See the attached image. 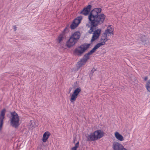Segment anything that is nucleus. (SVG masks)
Returning <instances> with one entry per match:
<instances>
[{
    "label": "nucleus",
    "mask_w": 150,
    "mask_h": 150,
    "mask_svg": "<svg viewBox=\"0 0 150 150\" xmlns=\"http://www.w3.org/2000/svg\"><path fill=\"white\" fill-rule=\"evenodd\" d=\"M50 133L48 131L46 132L43 135L42 140L43 142H45L50 135Z\"/></svg>",
    "instance_id": "obj_16"
},
{
    "label": "nucleus",
    "mask_w": 150,
    "mask_h": 150,
    "mask_svg": "<svg viewBox=\"0 0 150 150\" xmlns=\"http://www.w3.org/2000/svg\"><path fill=\"white\" fill-rule=\"evenodd\" d=\"M97 140L99 139L105 135V132L101 129L97 130L94 132Z\"/></svg>",
    "instance_id": "obj_7"
},
{
    "label": "nucleus",
    "mask_w": 150,
    "mask_h": 150,
    "mask_svg": "<svg viewBox=\"0 0 150 150\" xmlns=\"http://www.w3.org/2000/svg\"><path fill=\"white\" fill-rule=\"evenodd\" d=\"M113 29L110 25H109L107 27V29L105 30L104 33L107 35L108 36L113 35Z\"/></svg>",
    "instance_id": "obj_14"
},
{
    "label": "nucleus",
    "mask_w": 150,
    "mask_h": 150,
    "mask_svg": "<svg viewBox=\"0 0 150 150\" xmlns=\"http://www.w3.org/2000/svg\"><path fill=\"white\" fill-rule=\"evenodd\" d=\"M79 142H78L75 144V146L74 147H72L71 148V150H77V149L79 147Z\"/></svg>",
    "instance_id": "obj_20"
},
{
    "label": "nucleus",
    "mask_w": 150,
    "mask_h": 150,
    "mask_svg": "<svg viewBox=\"0 0 150 150\" xmlns=\"http://www.w3.org/2000/svg\"><path fill=\"white\" fill-rule=\"evenodd\" d=\"M82 19V17L81 16L78 17L74 19L71 25V28L72 29L76 28L78 26Z\"/></svg>",
    "instance_id": "obj_6"
},
{
    "label": "nucleus",
    "mask_w": 150,
    "mask_h": 150,
    "mask_svg": "<svg viewBox=\"0 0 150 150\" xmlns=\"http://www.w3.org/2000/svg\"><path fill=\"white\" fill-rule=\"evenodd\" d=\"M13 29L14 31H16V25L13 26Z\"/></svg>",
    "instance_id": "obj_22"
},
{
    "label": "nucleus",
    "mask_w": 150,
    "mask_h": 150,
    "mask_svg": "<svg viewBox=\"0 0 150 150\" xmlns=\"http://www.w3.org/2000/svg\"><path fill=\"white\" fill-rule=\"evenodd\" d=\"M86 62L82 58L76 64L78 69H79L83 65H84Z\"/></svg>",
    "instance_id": "obj_18"
},
{
    "label": "nucleus",
    "mask_w": 150,
    "mask_h": 150,
    "mask_svg": "<svg viewBox=\"0 0 150 150\" xmlns=\"http://www.w3.org/2000/svg\"><path fill=\"white\" fill-rule=\"evenodd\" d=\"M114 135L117 140L120 141H122L124 140V139L123 137L118 132H115L114 133Z\"/></svg>",
    "instance_id": "obj_15"
},
{
    "label": "nucleus",
    "mask_w": 150,
    "mask_h": 150,
    "mask_svg": "<svg viewBox=\"0 0 150 150\" xmlns=\"http://www.w3.org/2000/svg\"><path fill=\"white\" fill-rule=\"evenodd\" d=\"M102 9L100 8H95L90 12L88 16V18L91 27L88 31V33L91 34L93 32V36L91 40V42L98 39L101 33V30L97 29L93 31L94 27L100 25L104 22L105 16L103 14L100 13Z\"/></svg>",
    "instance_id": "obj_1"
},
{
    "label": "nucleus",
    "mask_w": 150,
    "mask_h": 150,
    "mask_svg": "<svg viewBox=\"0 0 150 150\" xmlns=\"http://www.w3.org/2000/svg\"><path fill=\"white\" fill-rule=\"evenodd\" d=\"M142 37L145 39L146 38L145 36L144 35H142Z\"/></svg>",
    "instance_id": "obj_24"
},
{
    "label": "nucleus",
    "mask_w": 150,
    "mask_h": 150,
    "mask_svg": "<svg viewBox=\"0 0 150 150\" xmlns=\"http://www.w3.org/2000/svg\"><path fill=\"white\" fill-rule=\"evenodd\" d=\"M64 39V35L63 34L59 35L56 39V41L58 43L62 44V42Z\"/></svg>",
    "instance_id": "obj_17"
},
{
    "label": "nucleus",
    "mask_w": 150,
    "mask_h": 150,
    "mask_svg": "<svg viewBox=\"0 0 150 150\" xmlns=\"http://www.w3.org/2000/svg\"><path fill=\"white\" fill-rule=\"evenodd\" d=\"M69 31V29L67 27H66L64 29L63 31L62 32V34H63L64 35L66 33H68Z\"/></svg>",
    "instance_id": "obj_21"
},
{
    "label": "nucleus",
    "mask_w": 150,
    "mask_h": 150,
    "mask_svg": "<svg viewBox=\"0 0 150 150\" xmlns=\"http://www.w3.org/2000/svg\"><path fill=\"white\" fill-rule=\"evenodd\" d=\"M91 8V6L89 5L84 8L81 11L80 13L85 16H87L89 13Z\"/></svg>",
    "instance_id": "obj_11"
},
{
    "label": "nucleus",
    "mask_w": 150,
    "mask_h": 150,
    "mask_svg": "<svg viewBox=\"0 0 150 150\" xmlns=\"http://www.w3.org/2000/svg\"><path fill=\"white\" fill-rule=\"evenodd\" d=\"M86 137L87 140L88 141H92L97 140L94 132L88 134Z\"/></svg>",
    "instance_id": "obj_13"
},
{
    "label": "nucleus",
    "mask_w": 150,
    "mask_h": 150,
    "mask_svg": "<svg viewBox=\"0 0 150 150\" xmlns=\"http://www.w3.org/2000/svg\"><path fill=\"white\" fill-rule=\"evenodd\" d=\"M148 79V77H145L144 78V80L145 81H146Z\"/></svg>",
    "instance_id": "obj_23"
},
{
    "label": "nucleus",
    "mask_w": 150,
    "mask_h": 150,
    "mask_svg": "<svg viewBox=\"0 0 150 150\" xmlns=\"http://www.w3.org/2000/svg\"><path fill=\"white\" fill-rule=\"evenodd\" d=\"M81 36V33L79 31H76L71 35V37L74 40L77 42Z\"/></svg>",
    "instance_id": "obj_12"
},
{
    "label": "nucleus",
    "mask_w": 150,
    "mask_h": 150,
    "mask_svg": "<svg viewBox=\"0 0 150 150\" xmlns=\"http://www.w3.org/2000/svg\"><path fill=\"white\" fill-rule=\"evenodd\" d=\"M107 36H108L107 35L103 33L101 38L100 40L101 42L97 44L94 47L97 49L101 46L104 45L105 44L106 42L108 40Z\"/></svg>",
    "instance_id": "obj_5"
},
{
    "label": "nucleus",
    "mask_w": 150,
    "mask_h": 150,
    "mask_svg": "<svg viewBox=\"0 0 150 150\" xmlns=\"http://www.w3.org/2000/svg\"><path fill=\"white\" fill-rule=\"evenodd\" d=\"M96 49L94 47L92 50L90 51L88 53L86 54L82 58L84 59L85 61L87 62L90 58V56L92 55L96 50Z\"/></svg>",
    "instance_id": "obj_8"
},
{
    "label": "nucleus",
    "mask_w": 150,
    "mask_h": 150,
    "mask_svg": "<svg viewBox=\"0 0 150 150\" xmlns=\"http://www.w3.org/2000/svg\"><path fill=\"white\" fill-rule=\"evenodd\" d=\"M146 41V40L145 39H144V40H142V42H145V41Z\"/></svg>",
    "instance_id": "obj_25"
},
{
    "label": "nucleus",
    "mask_w": 150,
    "mask_h": 150,
    "mask_svg": "<svg viewBox=\"0 0 150 150\" xmlns=\"http://www.w3.org/2000/svg\"><path fill=\"white\" fill-rule=\"evenodd\" d=\"M81 91V90L80 88H77L74 90L72 94H71L69 100L71 103H74Z\"/></svg>",
    "instance_id": "obj_4"
},
{
    "label": "nucleus",
    "mask_w": 150,
    "mask_h": 150,
    "mask_svg": "<svg viewBox=\"0 0 150 150\" xmlns=\"http://www.w3.org/2000/svg\"><path fill=\"white\" fill-rule=\"evenodd\" d=\"M6 110L5 109L2 110L1 112L0 115V131H1L3 124V120L6 112Z\"/></svg>",
    "instance_id": "obj_9"
},
{
    "label": "nucleus",
    "mask_w": 150,
    "mask_h": 150,
    "mask_svg": "<svg viewBox=\"0 0 150 150\" xmlns=\"http://www.w3.org/2000/svg\"><path fill=\"white\" fill-rule=\"evenodd\" d=\"M145 87L147 90L150 92V80H148L146 82Z\"/></svg>",
    "instance_id": "obj_19"
},
{
    "label": "nucleus",
    "mask_w": 150,
    "mask_h": 150,
    "mask_svg": "<svg viewBox=\"0 0 150 150\" xmlns=\"http://www.w3.org/2000/svg\"><path fill=\"white\" fill-rule=\"evenodd\" d=\"M77 42L75 40L70 37L68 41L66 42V45L67 47L70 48L74 45Z\"/></svg>",
    "instance_id": "obj_10"
},
{
    "label": "nucleus",
    "mask_w": 150,
    "mask_h": 150,
    "mask_svg": "<svg viewBox=\"0 0 150 150\" xmlns=\"http://www.w3.org/2000/svg\"><path fill=\"white\" fill-rule=\"evenodd\" d=\"M11 123L13 127L18 128L21 124L20 119L18 114L15 111L11 113Z\"/></svg>",
    "instance_id": "obj_2"
},
{
    "label": "nucleus",
    "mask_w": 150,
    "mask_h": 150,
    "mask_svg": "<svg viewBox=\"0 0 150 150\" xmlns=\"http://www.w3.org/2000/svg\"><path fill=\"white\" fill-rule=\"evenodd\" d=\"M89 44H83L76 48L74 50V54L76 55L81 56L89 48Z\"/></svg>",
    "instance_id": "obj_3"
}]
</instances>
